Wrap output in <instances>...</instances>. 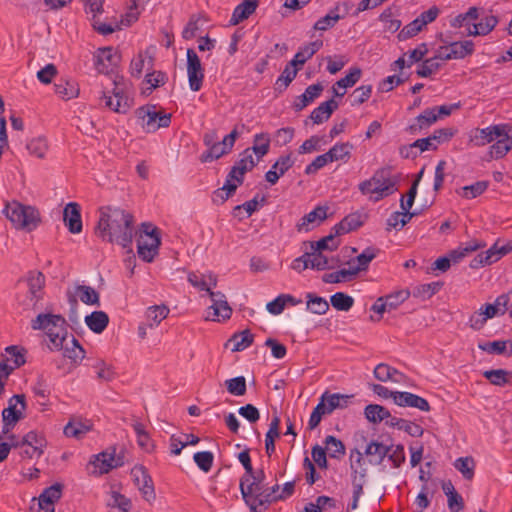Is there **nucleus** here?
Masks as SVG:
<instances>
[{"label":"nucleus","mask_w":512,"mask_h":512,"mask_svg":"<svg viewBox=\"0 0 512 512\" xmlns=\"http://www.w3.org/2000/svg\"><path fill=\"white\" fill-rule=\"evenodd\" d=\"M96 235L103 241L116 243L132 252L134 216L119 207L104 206L99 209Z\"/></svg>","instance_id":"1"},{"label":"nucleus","mask_w":512,"mask_h":512,"mask_svg":"<svg viewBox=\"0 0 512 512\" xmlns=\"http://www.w3.org/2000/svg\"><path fill=\"white\" fill-rule=\"evenodd\" d=\"M33 330H43L49 338L51 351H60L67 341V321L60 314L41 313L31 321Z\"/></svg>","instance_id":"2"},{"label":"nucleus","mask_w":512,"mask_h":512,"mask_svg":"<svg viewBox=\"0 0 512 512\" xmlns=\"http://www.w3.org/2000/svg\"><path fill=\"white\" fill-rule=\"evenodd\" d=\"M3 213L17 230L32 232L41 224V214L38 208L11 201L5 205Z\"/></svg>","instance_id":"3"},{"label":"nucleus","mask_w":512,"mask_h":512,"mask_svg":"<svg viewBox=\"0 0 512 512\" xmlns=\"http://www.w3.org/2000/svg\"><path fill=\"white\" fill-rule=\"evenodd\" d=\"M397 182L398 177L393 176L392 168L387 166L377 169L370 179L358 185V189L363 195L375 194L374 201L377 202L396 192Z\"/></svg>","instance_id":"4"},{"label":"nucleus","mask_w":512,"mask_h":512,"mask_svg":"<svg viewBox=\"0 0 512 512\" xmlns=\"http://www.w3.org/2000/svg\"><path fill=\"white\" fill-rule=\"evenodd\" d=\"M161 245L160 230L150 222H143L140 227V235L137 239V252L145 262H152L158 254Z\"/></svg>","instance_id":"5"},{"label":"nucleus","mask_w":512,"mask_h":512,"mask_svg":"<svg viewBox=\"0 0 512 512\" xmlns=\"http://www.w3.org/2000/svg\"><path fill=\"white\" fill-rule=\"evenodd\" d=\"M136 117L147 133L156 132L159 128H167L171 123V114L156 110L155 105H145L136 109Z\"/></svg>","instance_id":"6"},{"label":"nucleus","mask_w":512,"mask_h":512,"mask_svg":"<svg viewBox=\"0 0 512 512\" xmlns=\"http://www.w3.org/2000/svg\"><path fill=\"white\" fill-rule=\"evenodd\" d=\"M27 408L26 398L24 394L13 395L8 400V407L2 411V433L9 434L16 424L25 417Z\"/></svg>","instance_id":"7"},{"label":"nucleus","mask_w":512,"mask_h":512,"mask_svg":"<svg viewBox=\"0 0 512 512\" xmlns=\"http://www.w3.org/2000/svg\"><path fill=\"white\" fill-rule=\"evenodd\" d=\"M131 476L142 497L149 503L153 502L156 499V493L152 477L147 468L143 465H135L131 469Z\"/></svg>","instance_id":"8"},{"label":"nucleus","mask_w":512,"mask_h":512,"mask_svg":"<svg viewBox=\"0 0 512 512\" xmlns=\"http://www.w3.org/2000/svg\"><path fill=\"white\" fill-rule=\"evenodd\" d=\"M125 449H121L120 452L116 453V448H112V452L103 451L97 455H94V461L91 463L99 468L100 474H106L112 469L122 467L125 464Z\"/></svg>","instance_id":"9"},{"label":"nucleus","mask_w":512,"mask_h":512,"mask_svg":"<svg viewBox=\"0 0 512 512\" xmlns=\"http://www.w3.org/2000/svg\"><path fill=\"white\" fill-rule=\"evenodd\" d=\"M186 55L189 87L193 92H198L203 85L204 69L199 56L193 49H187Z\"/></svg>","instance_id":"10"},{"label":"nucleus","mask_w":512,"mask_h":512,"mask_svg":"<svg viewBox=\"0 0 512 512\" xmlns=\"http://www.w3.org/2000/svg\"><path fill=\"white\" fill-rule=\"evenodd\" d=\"M95 66L100 73L113 72L121 61L120 52L114 47L99 48L94 55Z\"/></svg>","instance_id":"11"},{"label":"nucleus","mask_w":512,"mask_h":512,"mask_svg":"<svg viewBox=\"0 0 512 512\" xmlns=\"http://www.w3.org/2000/svg\"><path fill=\"white\" fill-rule=\"evenodd\" d=\"M507 124L491 125L486 128H476L470 134L469 141L474 146L481 147L496 140L499 136L505 135Z\"/></svg>","instance_id":"12"},{"label":"nucleus","mask_w":512,"mask_h":512,"mask_svg":"<svg viewBox=\"0 0 512 512\" xmlns=\"http://www.w3.org/2000/svg\"><path fill=\"white\" fill-rule=\"evenodd\" d=\"M112 93L115 100L112 98V96H109L103 92L101 100L104 101L105 107L117 113H127L131 107L132 100L128 97V95L124 92V89L116 80L114 81V88Z\"/></svg>","instance_id":"13"},{"label":"nucleus","mask_w":512,"mask_h":512,"mask_svg":"<svg viewBox=\"0 0 512 512\" xmlns=\"http://www.w3.org/2000/svg\"><path fill=\"white\" fill-rule=\"evenodd\" d=\"M103 4L104 0H84L85 12L92 14L93 28L101 35H109L119 26L103 23L97 18V15L103 12Z\"/></svg>","instance_id":"14"},{"label":"nucleus","mask_w":512,"mask_h":512,"mask_svg":"<svg viewBox=\"0 0 512 512\" xmlns=\"http://www.w3.org/2000/svg\"><path fill=\"white\" fill-rule=\"evenodd\" d=\"M328 206H317L308 214H305L296 224L298 232L311 231L327 219Z\"/></svg>","instance_id":"15"},{"label":"nucleus","mask_w":512,"mask_h":512,"mask_svg":"<svg viewBox=\"0 0 512 512\" xmlns=\"http://www.w3.org/2000/svg\"><path fill=\"white\" fill-rule=\"evenodd\" d=\"M28 287V295L32 302L33 308L43 298V289L45 286V276L40 271H30L26 278Z\"/></svg>","instance_id":"16"},{"label":"nucleus","mask_w":512,"mask_h":512,"mask_svg":"<svg viewBox=\"0 0 512 512\" xmlns=\"http://www.w3.org/2000/svg\"><path fill=\"white\" fill-rule=\"evenodd\" d=\"M63 221L70 233H80L83 228L81 219V206L76 202L68 203L63 211Z\"/></svg>","instance_id":"17"},{"label":"nucleus","mask_w":512,"mask_h":512,"mask_svg":"<svg viewBox=\"0 0 512 512\" xmlns=\"http://www.w3.org/2000/svg\"><path fill=\"white\" fill-rule=\"evenodd\" d=\"M394 403L400 407H412L424 412L430 411L429 402L416 394L406 391H396Z\"/></svg>","instance_id":"18"},{"label":"nucleus","mask_w":512,"mask_h":512,"mask_svg":"<svg viewBox=\"0 0 512 512\" xmlns=\"http://www.w3.org/2000/svg\"><path fill=\"white\" fill-rule=\"evenodd\" d=\"M294 165L292 153L281 155L265 173V179L271 185H275L279 178L283 176Z\"/></svg>","instance_id":"19"},{"label":"nucleus","mask_w":512,"mask_h":512,"mask_svg":"<svg viewBox=\"0 0 512 512\" xmlns=\"http://www.w3.org/2000/svg\"><path fill=\"white\" fill-rule=\"evenodd\" d=\"M63 485L55 483L43 490L39 496V506L46 512H54V504L62 496Z\"/></svg>","instance_id":"20"},{"label":"nucleus","mask_w":512,"mask_h":512,"mask_svg":"<svg viewBox=\"0 0 512 512\" xmlns=\"http://www.w3.org/2000/svg\"><path fill=\"white\" fill-rule=\"evenodd\" d=\"M323 46L322 40H315L309 43L304 44L298 50V52L294 55L293 59L289 62L290 65L299 68L306 63L307 60L313 57Z\"/></svg>","instance_id":"21"},{"label":"nucleus","mask_w":512,"mask_h":512,"mask_svg":"<svg viewBox=\"0 0 512 512\" xmlns=\"http://www.w3.org/2000/svg\"><path fill=\"white\" fill-rule=\"evenodd\" d=\"M363 214L354 212L346 215L339 223L333 226L335 234H346L359 229L364 224Z\"/></svg>","instance_id":"22"},{"label":"nucleus","mask_w":512,"mask_h":512,"mask_svg":"<svg viewBox=\"0 0 512 512\" xmlns=\"http://www.w3.org/2000/svg\"><path fill=\"white\" fill-rule=\"evenodd\" d=\"M258 5V0H243L234 8L229 20L230 25H238L248 19L256 11Z\"/></svg>","instance_id":"23"},{"label":"nucleus","mask_w":512,"mask_h":512,"mask_svg":"<svg viewBox=\"0 0 512 512\" xmlns=\"http://www.w3.org/2000/svg\"><path fill=\"white\" fill-rule=\"evenodd\" d=\"M265 478V473L261 469L257 472L253 471L252 475L244 474L240 479V492L244 502H251V489L258 484H262Z\"/></svg>","instance_id":"24"},{"label":"nucleus","mask_w":512,"mask_h":512,"mask_svg":"<svg viewBox=\"0 0 512 512\" xmlns=\"http://www.w3.org/2000/svg\"><path fill=\"white\" fill-rule=\"evenodd\" d=\"M323 251L324 250H311L310 252H306L311 269L322 271L334 269L341 264L340 258H337L336 263H330L329 258L323 254Z\"/></svg>","instance_id":"25"},{"label":"nucleus","mask_w":512,"mask_h":512,"mask_svg":"<svg viewBox=\"0 0 512 512\" xmlns=\"http://www.w3.org/2000/svg\"><path fill=\"white\" fill-rule=\"evenodd\" d=\"M510 128H505V135L496 138V142L490 146L489 154L493 159H501L512 149V135L509 134Z\"/></svg>","instance_id":"26"},{"label":"nucleus","mask_w":512,"mask_h":512,"mask_svg":"<svg viewBox=\"0 0 512 512\" xmlns=\"http://www.w3.org/2000/svg\"><path fill=\"white\" fill-rule=\"evenodd\" d=\"M323 91V85L321 83H316L308 86L304 93L296 98L293 104V108L296 112L303 110L307 105L312 103L316 98H318Z\"/></svg>","instance_id":"27"},{"label":"nucleus","mask_w":512,"mask_h":512,"mask_svg":"<svg viewBox=\"0 0 512 512\" xmlns=\"http://www.w3.org/2000/svg\"><path fill=\"white\" fill-rule=\"evenodd\" d=\"M55 93L65 101L76 98L79 95V85L74 80L60 78L54 84Z\"/></svg>","instance_id":"28"},{"label":"nucleus","mask_w":512,"mask_h":512,"mask_svg":"<svg viewBox=\"0 0 512 512\" xmlns=\"http://www.w3.org/2000/svg\"><path fill=\"white\" fill-rule=\"evenodd\" d=\"M71 346L68 345L67 341L63 343V356L68 358L73 366H77L85 357V350L80 345L79 341L72 335L70 340Z\"/></svg>","instance_id":"29"},{"label":"nucleus","mask_w":512,"mask_h":512,"mask_svg":"<svg viewBox=\"0 0 512 512\" xmlns=\"http://www.w3.org/2000/svg\"><path fill=\"white\" fill-rule=\"evenodd\" d=\"M338 108V102L333 98L321 103L316 107L310 114V119L315 124H320L325 120H328L332 113Z\"/></svg>","instance_id":"30"},{"label":"nucleus","mask_w":512,"mask_h":512,"mask_svg":"<svg viewBox=\"0 0 512 512\" xmlns=\"http://www.w3.org/2000/svg\"><path fill=\"white\" fill-rule=\"evenodd\" d=\"M437 120L436 108H427L416 117L417 123L410 125L407 130L411 134H416L418 131L430 127Z\"/></svg>","instance_id":"31"},{"label":"nucleus","mask_w":512,"mask_h":512,"mask_svg":"<svg viewBox=\"0 0 512 512\" xmlns=\"http://www.w3.org/2000/svg\"><path fill=\"white\" fill-rule=\"evenodd\" d=\"M391 449L392 446H386L377 441H371L365 449V454L371 456V464L380 465Z\"/></svg>","instance_id":"32"},{"label":"nucleus","mask_w":512,"mask_h":512,"mask_svg":"<svg viewBox=\"0 0 512 512\" xmlns=\"http://www.w3.org/2000/svg\"><path fill=\"white\" fill-rule=\"evenodd\" d=\"M485 246V242L474 239L467 242L464 247L460 246L457 249L450 251L448 253V257L451 259V263H458L468 254L484 248Z\"/></svg>","instance_id":"33"},{"label":"nucleus","mask_w":512,"mask_h":512,"mask_svg":"<svg viewBox=\"0 0 512 512\" xmlns=\"http://www.w3.org/2000/svg\"><path fill=\"white\" fill-rule=\"evenodd\" d=\"M85 323L94 333H102L109 323V317L104 311H94L85 317Z\"/></svg>","instance_id":"34"},{"label":"nucleus","mask_w":512,"mask_h":512,"mask_svg":"<svg viewBox=\"0 0 512 512\" xmlns=\"http://www.w3.org/2000/svg\"><path fill=\"white\" fill-rule=\"evenodd\" d=\"M169 312L170 309L164 304L148 307L146 310V322L148 327H157L162 322V320L167 318Z\"/></svg>","instance_id":"35"},{"label":"nucleus","mask_w":512,"mask_h":512,"mask_svg":"<svg viewBox=\"0 0 512 512\" xmlns=\"http://www.w3.org/2000/svg\"><path fill=\"white\" fill-rule=\"evenodd\" d=\"M21 443L24 446L32 447L33 451H38V458L44 453V448L47 445V441L43 434L37 431H29L21 438Z\"/></svg>","instance_id":"36"},{"label":"nucleus","mask_w":512,"mask_h":512,"mask_svg":"<svg viewBox=\"0 0 512 512\" xmlns=\"http://www.w3.org/2000/svg\"><path fill=\"white\" fill-rule=\"evenodd\" d=\"M253 341L254 335L249 329H245L241 332L233 334L232 337L228 340V343L233 344L231 349L233 352H240L251 346Z\"/></svg>","instance_id":"37"},{"label":"nucleus","mask_w":512,"mask_h":512,"mask_svg":"<svg viewBox=\"0 0 512 512\" xmlns=\"http://www.w3.org/2000/svg\"><path fill=\"white\" fill-rule=\"evenodd\" d=\"M279 426L280 418L274 415L269 425V430L265 435V450L268 456L275 452V439L280 436Z\"/></svg>","instance_id":"38"},{"label":"nucleus","mask_w":512,"mask_h":512,"mask_svg":"<svg viewBox=\"0 0 512 512\" xmlns=\"http://www.w3.org/2000/svg\"><path fill=\"white\" fill-rule=\"evenodd\" d=\"M483 377L492 385L503 387L510 383L512 379V371L505 369H492L483 372Z\"/></svg>","instance_id":"39"},{"label":"nucleus","mask_w":512,"mask_h":512,"mask_svg":"<svg viewBox=\"0 0 512 512\" xmlns=\"http://www.w3.org/2000/svg\"><path fill=\"white\" fill-rule=\"evenodd\" d=\"M374 377L381 381V382H387L389 380L399 383V379H395L394 375L400 376L401 378H404L405 375L395 369L394 367L386 364V363H380L378 364L374 369Z\"/></svg>","instance_id":"40"},{"label":"nucleus","mask_w":512,"mask_h":512,"mask_svg":"<svg viewBox=\"0 0 512 512\" xmlns=\"http://www.w3.org/2000/svg\"><path fill=\"white\" fill-rule=\"evenodd\" d=\"M364 415L369 422L378 424L390 417V411L382 405L369 404L364 409Z\"/></svg>","instance_id":"41"},{"label":"nucleus","mask_w":512,"mask_h":512,"mask_svg":"<svg viewBox=\"0 0 512 512\" xmlns=\"http://www.w3.org/2000/svg\"><path fill=\"white\" fill-rule=\"evenodd\" d=\"M352 150L353 144H351L350 142L336 143L327 151V156L329 157L331 162L339 160L346 162L350 159Z\"/></svg>","instance_id":"42"},{"label":"nucleus","mask_w":512,"mask_h":512,"mask_svg":"<svg viewBox=\"0 0 512 512\" xmlns=\"http://www.w3.org/2000/svg\"><path fill=\"white\" fill-rule=\"evenodd\" d=\"M340 236V234H335V231L331 229V233L318 241H311L310 248L311 250H328L335 251L340 246V240L336 237Z\"/></svg>","instance_id":"43"},{"label":"nucleus","mask_w":512,"mask_h":512,"mask_svg":"<svg viewBox=\"0 0 512 512\" xmlns=\"http://www.w3.org/2000/svg\"><path fill=\"white\" fill-rule=\"evenodd\" d=\"M489 187V181H477L471 185L461 187L456 193L465 199H474L482 195Z\"/></svg>","instance_id":"44"},{"label":"nucleus","mask_w":512,"mask_h":512,"mask_svg":"<svg viewBox=\"0 0 512 512\" xmlns=\"http://www.w3.org/2000/svg\"><path fill=\"white\" fill-rule=\"evenodd\" d=\"M453 59H463L474 53V43L471 40L456 41L448 46Z\"/></svg>","instance_id":"45"},{"label":"nucleus","mask_w":512,"mask_h":512,"mask_svg":"<svg viewBox=\"0 0 512 512\" xmlns=\"http://www.w3.org/2000/svg\"><path fill=\"white\" fill-rule=\"evenodd\" d=\"M325 447L330 458L340 460L346 453L344 443L333 435H328L325 438Z\"/></svg>","instance_id":"46"},{"label":"nucleus","mask_w":512,"mask_h":512,"mask_svg":"<svg viewBox=\"0 0 512 512\" xmlns=\"http://www.w3.org/2000/svg\"><path fill=\"white\" fill-rule=\"evenodd\" d=\"M298 71L299 68H296L288 63L282 71L281 75L276 80L275 90L279 91L280 93L285 91L297 76Z\"/></svg>","instance_id":"47"},{"label":"nucleus","mask_w":512,"mask_h":512,"mask_svg":"<svg viewBox=\"0 0 512 512\" xmlns=\"http://www.w3.org/2000/svg\"><path fill=\"white\" fill-rule=\"evenodd\" d=\"M241 155L242 158L235 163V166L239 168V178H237L239 185L243 183L245 173L251 171L256 166V162L250 153V148L245 149Z\"/></svg>","instance_id":"48"},{"label":"nucleus","mask_w":512,"mask_h":512,"mask_svg":"<svg viewBox=\"0 0 512 512\" xmlns=\"http://www.w3.org/2000/svg\"><path fill=\"white\" fill-rule=\"evenodd\" d=\"M270 142L271 139L268 133H258L254 136L253 146L250 150L256 154L258 160L269 152Z\"/></svg>","instance_id":"49"},{"label":"nucleus","mask_w":512,"mask_h":512,"mask_svg":"<svg viewBox=\"0 0 512 512\" xmlns=\"http://www.w3.org/2000/svg\"><path fill=\"white\" fill-rule=\"evenodd\" d=\"M307 310L314 314H325L329 309L327 300L323 297L317 296L313 293L306 294Z\"/></svg>","instance_id":"50"},{"label":"nucleus","mask_w":512,"mask_h":512,"mask_svg":"<svg viewBox=\"0 0 512 512\" xmlns=\"http://www.w3.org/2000/svg\"><path fill=\"white\" fill-rule=\"evenodd\" d=\"M188 282L201 291L210 292L211 287H215L217 280L213 275H209V282L205 280L204 275L191 272L188 274Z\"/></svg>","instance_id":"51"},{"label":"nucleus","mask_w":512,"mask_h":512,"mask_svg":"<svg viewBox=\"0 0 512 512\" xmlns=\"http://www.w3.org/2000/svg\"><path fill=\"white\" fill-rule=\"evenodd\" d=\"M498 24V18L494 15H488L483 17L479 23L474 24V30L470 32L471 35H487L489 34Z\"/></svg>","instance_id":"52"},{"label":"nucleus","mask_w":512,"mask_h":512,"mask_svg":"<svg viewBox=\"0 0 512 512\" xmlns=\"http://www.w3.org/2000/svg\"><path fill=\"white\" fill-rule=\"evenodd\" d=\"M76 292L83 303L87 305H100L99 294L94 288L86 285H78Z\"/></svg>","instance_id":"53"},{"label":"nucleus","mask_w":512,"mask_h":512,"mask_svg":"<svg viewBox=\"0 0 512 512\" xmlns=\"http://www.w3.org/2000/svg\"><path fill=\"white\" fill-rule=\"evenodd\" d=\"M333 308L338 311H348L354 305V299L344 292H336L330 297Z\"/></svg>","instance_id":"54"},{"label":"nucleus","mask_w":512,"mask_h":512,"mask_svg":"<svg viewBox=\"0 0 512 512\" xmlns=\"http://www.w3.org/2000/svg\"><path fill=\"white\" fill-rule=\"evenodd\" d=\"M409 296L410 291L407 289H402L390 293L388 295L382 296V299H384L388 311H391L393 309H396L400 304L407 300Z\"/></svg>","instance_id":"55"},{"label":"nucleus","mask_w":512,"mask_h":512,"mask_svg":"<svg viewBox=\"0 0 512 512\" xmlns=\"http://www.w3.org/2000/svg\"><path fill=\"white\" fill-rule=\"evenodd\" d=\"M442 287L440 282H431L419 285L413 289V296L421 298L423 300L431 298L436 294Z\"/></svg>","instance_id":"56"},{"label":"nucleus","mask_w":512,"mask_h":512,"mask_svg":"<svg viewBox=\"0 0 512 512\" xmlns=\"http://www.w3.org/2000/svg\"><path fill=\"white\" fill-rule=\"evenodd\" d=\"M279 488L278 484L269 488H264L261 498H258L257 503L259 504V507H263V510H267L272 503L281 501V499L278 498Z\"/></svg>","instance_id":"57"},{"label":"nucleus","mask_w":512,"mask_h":512,"mask_svg":"<svg viewBox=\"0 0 512 512\" xmlns=\"http://www.w3.org/2000/svg\"><path fill=\"white\" fill-rule=\"evenodd\" d=\"M225 154H228V151L222 145V141H218L216 144H213L210 148L201 154L200 161L202 163L212 162L213 160H217Z\"/></svg>","instance_id":"58"},{"label":"nucleus","mask_w":512,"mask_h":512,"mask_svg":"<svg viewBox=\"0 0 512 512\" xmlns=\"http://www.w3.org/2000/svg\"><path fill=\"white\" fill-rule=\"evenodd\" d=\"M5 351L9 355L6 361H12L13 366L15 368H19L26 363V350L24 348H19L16 345H11L6 347Z\"/></svg>","instance_id":"59"},{"label":"nucleus","mask_w":512,"mask_h":512,"mask_svg":"<svg viewBox=\"0 0 512 512\" xmlns=\"http://www.w3.org/2000/svg\"><path fill=\"white\" fill-rule=\"evenodd\" d=\"M441 67V64L437 62V59L434 57L427 58L423 60L422 64L418 66L416 70V74L419 77L427 78L430 77L434 72L438 71Z\"/></svg>","instance_id":"60"},{"label":"nucleus","mask_w":512,"mask_h":512,"mask_svg":"<svg viewBox=\"0 0 512 512\" xmlns=\"http://www.w3.org/2000/svg\"><path fill=\"white\" fill-rule=\"evenodd\" d=\"M228 392L235 396H242L246 393V379L243 376H238L225 381Z\"/></svg>","instance_id":"61"},{"label":"nucleus","mask_w":512,"mask_h":512,"mask_svg":"<svg viewBox=\"0 0 512 512\" xmlns=\"http://www.w3.org/2000/svg\"><path fill=\"white\" fill-rule=\"evenodd\" d=\"M193 460L200 470L207 473L213 466L214 455L210 451L197 452L194 454Z\"/></svg>","instance_id":"62"},{"label":"nucleus","mask_w":512,"mask_h":512,"mask_svg":"<svg viewBox=\"0 0 512 512\" xmlns=\"http://www.w3.org/2000/svg\"><path fill=\"white\" fill-rule=\"evenodd\" d=\"M422 23L419 21L418 18H415L413 21H411L409 24L404 26L400 32L397 35V38L399 41H405L409 38H412L416 36L422 29H423Z\"/></svg>","instance_id":"63"},{"label":"nucleus","mask_w":512,"mask_h":512,"mask_svg":"<svg viewBox=\"0 0 512 512\" xmlns=\"http://www.w3.org/2000/svg\"><path fill=\"white\" fill-rule=\"evenodd\" d=\"M26 148L31 155L43 158L47 152L48 145L44 138L38 137L28 142Z\"/></svg>","instance_id":"64"}]
</instances>
